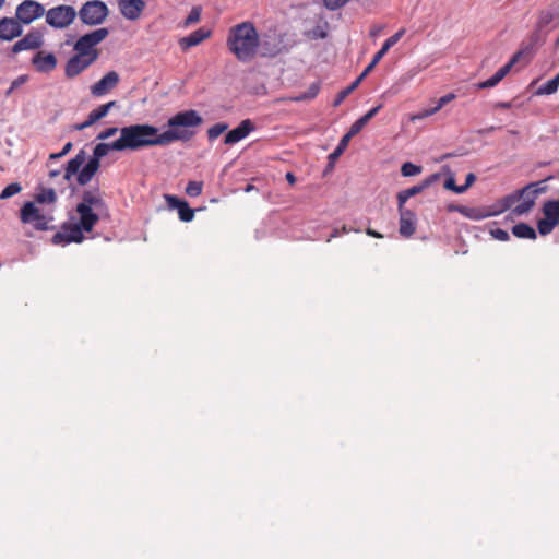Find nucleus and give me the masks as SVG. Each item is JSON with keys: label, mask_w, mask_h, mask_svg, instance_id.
Segmentation results:
<instances>
[{"label": "nucleus", "mask_w": 559, "mask_h": 559, "mask_svg": "<svg viewBox=\"0 0 559 559\" xmlns=\"http://www.w3.org/2000/svg\"><path fill=\"white\" fill-rule=\"evenodd\" d=\"M78 12L72 5L59 4L45 11L46 23L56 29H64L70 26Z\"/></svg>", "instance_id": "nucleus-6"}, {"label": "nucleus", "mask_w": 559, "mask_h": 559, "mask_svg": "<svg viewBox=\"0 0 559 559\" xmlns=\"http://www.w3.org/2000/svg\"><path fill=\"white\" fill-rule=\"evenodd\" d=\"M520 199H521V195H519V190L514 191L513 193H511L509 195H506L501 200V210L500 211H506L509 209L513 210L514 204L520 202Z\"/></svg>", "instance_id": "nucleus-31"}, {"label": "nucleus", "mask_w": 559, "mask_h": 559, "mask_svg": "<svg viewBox=\"0 0 559 559\" xmlns=\"http://www.w3.org/2000/svg\"><path fill=\"white\" fill-rule=\"evenodd\" d=\"M493 129H495V127H490L489 129H486V130L481 131V133L491 132Z\"/></svg>", "instance_id": "nucleus-62"}, {"label": "nucleus", "mask_w": 559, "mask_h": 559, "mask_svg": "<svg viewBox=\"0 0 559 559\" xmlns=\"http://www.w3.org/2000/svg\"><path fill=\"white\" fill-rule=\"evenodd\" d=\"M438 179H439V175L432 174L428 178L423 180L420 183L415 185L408 189L400 191L397 194V207L405 206V203L409 198L419 194L425 189H427L430 185L436 182Z\"/></svg>", "instance_id": "nucleus-17"}, {"label": "nucleus", "mask_w": 559, "mask_h": 559, "mask_svg": "<svg viewBox=\"0 0 559 559\" xmlns=\"http://www.w3.org/2000/svg\"><path fill=\"white\" fill-rule=\"evenodd\" d=\"M15 88H12V85L9 87V90L7 91V95H11L13 93Z\"/></svg>", "instance_id": "nucleus-60"}, {"label": "nucleus", "mask_w": 559, "mask_h": 559, "mask_svg": "<svg viewBox=\"0 0 559 559\" xmlns=\"http://www.w3.org/2000/svg\"><path fill=\"white\" fill-rule=\"evenodd\" d=\"M203 183L201 181H189L186 187V193L189 197H199L202 192Z\"/></svg>", "instance_id": "nucleus-38"}, {"label": "nucleus", "mask_w": 559, "mask_h": 559, "mask_svg": "<svg viewBox=\"0 0 559 559\" xmlns=\"http://www.w3.org/2000/svg\"><path fill=\"white\" fill-rule=\"evenodd\" d=\"M358 86H359L358 82L354 81L349 86H347L346 88H344L341 92H338V94L336 95V97H335V99L333 102V106L334 107L340 106L344 102V99L350 93H353Z\"/></svg>", "instance_id": "nucleus-30"}, {"label": "nucleus", "mask_w": 559, "mask_h": 559, "mask_svg": "<svg viewBox=\"0 0 559 559\" xmlns=\"http://www.w3.org/2000/svg\"><path fill=\"white\" fill-rule=\"evenodd\" d=\"M400 213V234L403 237H411L416 230V215L405 206L397 207Z\"/></svg>", "instance_id": "nucleus-20"}, {"label": "nucleus", "mask_w": 559, "mask_h": 559, "mask_svg": "<svg viewBox=\"0 0 559 559\" xmlns=\"http://www.w3.org/2000/svg\"><path fill=\"white\" fill-rule=\"evenodd\" d=\"M260 46V37L251 22H242L229 29L227 47L241 62L251 61Z\"/></svg>", "instance_id": "nucleus-4"}, {"label": "nucleus", "mask_w": 559, "mask_h": 559, "mask_svg": "<svg viewBox=\"0 0 559 559\" xmlns=\"http://www.w3.org/2000/svg\"><path fill=\"white\" fill-rule=\"evenodd\" d=\"M556 226L557 225L554 222L549 221L545 216L543 219H539L537 223V228L542 236H546V235L550 234Z\"/></svg>", "instance_id": "nucleus-33"}, {"label": "nucleus", "mask_w": 559, "mask_h": 559, "mask_svg": "<svg viewBox=\"0 0 559 559\" xmlns=\"http://www.w3.org/2000/svg\"><path fill=\"white\" fill-rule=\"evenodd\" d=\"M252 189H253V186L248 185V186L246 187L245 191H246V192H249V191H251Z\"/></svg>", "instance_id": "nucleus-61"}, {"label": "nucleus", "mask_w": 559, "mask_h": 559, "mask_svg": "<svg viewBox=\"0 0 559 559\" xmlns=\"http://www.w3.org/2000/svg\"><path fill=\"white\" fill-rule=\"evenodd\" d=\"M201 12H202L201 7H193L185 21V25L189 26L191 24L199 22V20L201 17Z\"/></svg>", "instance_id": "nucleus-40"}, {"label": "nucleus", "mask_w": 559, "mask_h": 559, "mask_svg": "<svg viewBox=\"0 0 559 559\" xmlns=\"http://www.w3.org/2000/svg\"><path fill=\"white\" fill-rule=\"evenodd\" d=\"M318 93H319V87H318V85L313 84L310 86V88L307 93L296 96L294 98V100L301 102V100H306V99H312L317 96Z\"/></svg>", "instance_id": "nucleus-42"}, {"label": "nucleus", "mask_w": 559, "mask_h": 559, "mask_svg": "<svg viewBox=\"0 0 559 559\" xmlns=\"http://www.w3.org/2000/svg\"><path fill=\"white\" fill-rule=\"evenodd\" d=\"M93 124V121H91V119L87 117V119L84 122L74 124L73 129L76 131H82Z\"/></svg>", "instance_id": "nucleus-51"}, {"label": "nucleus", "mask_w": 559, "mask_h": 559, "mask_svg": "<svg viewBox=\"0 0 559 559\" xmlns=\"http://www.w3.org/2000/svg\"><path fill=\"white\" fill-rule=\"evenodd\" d=\"M28 80V76L23 74V75H20L17 76L15 80L12 81L11 85H12V88H19L21 85H23L24 83H26Z\"/></svg>", "instance_id": "nucleus-49"}, {"label": "nucleus", "mask_w": 559, "mask_h": 559, "mask_svg": "<svg viewBox=\"0 0 559 559\" xmlns=\"http://www.w3.org/2000/svg\"><path fill=\"white\" fill-rule=\"evenodd\" d=\"M111 151H122L118 139L111 143L102 142L96 144L93 150V155L88 160H86L87 154L85 150H80L78 154L67 163L63 179L71 181L75 176L78 185H87L98 171L102 158Z\"/></svg>", "instance_id": "nucleus-3"}, {"label": "nucleus", "mask_w": 559, "mask_h": 559, "mask_svg": "<svg viewBox=\"0 0 559 559\" xmlns=\"http://www.w3.org/2000/svg\"><path fill=\"white\" fill-rule=\"evenodd\" d=\"M203 122L194 109L179 111L167 120V130L159 133L158 128L138 123L122 127L118 138L122 151H139L150 146H167L174 142H188L197 134V128Z\"/></svg>", "instance_id": "nucleus-1"}, {"label": "nucleus", "mask_w": 559, "mask_h": 559, "mask_svg": "<svg viewBox=\"0 0 559 559\" xmlns=\"http://www.w3.org/2000/svg\"><path fill=\"white\" fill-rule=\"evenodd\" d=\"M32 64L39 73H50L56 69L58 60L52 52L39 50L33 56Z\"/></svg>", "instance_id": "nucleus-16"}, {"label": "nucleus", "mask_w": 559, "mask_h": 559, "mask_svg": "<svg viewBox=\"0 0 559 559\" xmlns=\"http://www.w3.org/2000/svg\"><path fill=\"white\" fill-rule=\"evenodd\" d=\"M35 200L38 203H48L52 204L57 201V194L56 191L52 188H43L39 192L36 193Z\"/></svg>", "instance_id": "nucleus-29"}, {"label": "nucleus", "mask_w": 559, "mask_h": 559, "mask_svg": "<svg viewBox=\"0 0 559 559\" xmlns=\"http://www.w3.org/2000/svg\"><path fill=\"white\" fill-rule=\"evenodd\" d=\"M512 234L521 239H536L537 234L535 229L526 223H520L512 227Z\"/></svg>", "instance_id": "nucleus-26"}, {"label": "nucleus", "mask_w": 559, "mask_h": 559, "mask_svg": "<svg viewBox=\"0 0 559 559\" xmlns=\"http://www.w3.org/2000/svg\"><path fill=\"white\" fill-rule=\"evenodd\" d=\"M108 34V28L102 27L81 36L73 47L75 53L84 57H93L95 55L97 59L98 51L95 47L102 43Z\"/></svg>", "instance_id": "nucleus-7"}, {"label": "nucleus", "mask_w": 559, "mask_h": 559, "mask_svg": "<svg viewBox=\"0 0 559 559\" xmlns=\"http://www.w3.org/2000/svg\"><path fill=\"white\" fill-rule=\"evenodd\" d=\"M75 212L79 221L64 223L61 229L52 236L51 242L53 245L81 243L84 240L83 233L92 231L99 218L108 214L107 205L99 189L85 190L82 194V201L75 207Z\"/></svg>", "instance_id": "nucleus-2"}, {"label": "nucleus", "mask_w": 559, "mask_h": 559, "mask_svg": "<svg viewBox=\"0 0 559 559\" xmlns=\"http://www.w3.org/2000/svg\"><path fill=\"white\" fill-rule=\"evenodd\" d=\"M376 66H377V63L373 62V60H371V62L366 67V69L362 71V73L355 81L358 82V84H360L362 82V80L373 70V68Z\"/></svg>", "instance_id": "nucleus-48"}, {"label": "nucleus", "mask_w": 559, "mask_h": 559, "mask_svg": "<svg viewBox=\"0 0 559 559\" xmlns=\"http://www.w3.org/2000/svg\"><path fill=\"white\" fill-rule=\"evenodd\" d=\"M348 230L345 226L342 227V229L334 228L330 237L326 239L328 242L331 241L332 238L338 237L341 234H346Z\"/></svg>", "instance_id": "nucleus-52"}, {"label": "nucleus", "mask_w": 559, "mask_h": 559, "mask_svg": "<svg viewBox=\"0 0 559 559\" xmlns=\"http://www.w3.org/2000/svg\"><path fill=\"white\" fill-rule=\"evenodd\" d=\"M115 106H116L115 100H111L107 104L100 105L96 109L92 110L88 114V118L91 119V121H93V123H95L98 120H100L102 118L106 117L108 115L109 110Z\"/></svg>", "instance_id": "nucleus-27"}, {"label": "nucleus", "mask_w": 559, "mask_h": 559, "mask_svg": "<svg viewBox=\"0 0 559 559\" xmlns=\"http://www.w3.org/2000/svg\"><path fill=\"white\" fill-rule=\"evenodd\" d=\"M179 218L182 222H191L194 217V211L190 209L189 204L185 201L178 209Z\"/></svg>", "instance_id": "nucleus-35"}, {"label": "nucleus", "mask_w": 559, "mask_h": 559, "mask_svg": "<svg viewBox=\"0 0 559 559\" xmlns=\"http://www.w3.org/2000/svg\"><path fill=\"white\" fill-rule=\"evenodd\" d=\"M22 190V187L17 182H13L8 185L0 193V199H9L15 194H17Z\"/></svg>", "instance_id": "nucleus-36"}, {"label": "nucleus", "mask_w": 559, "mask_h": 559, "mask_svg": "<svg viewBox=\"0 0 559 559\" xmlns=\"http://www.w3.org/2000/svg\"><path fill=\"white\" fill-rule=\"evenodd\" d=\"M253 130H254V124L252 123V121L250 119L242 120L238 127L230 130L225 135L224 143L227 145L236 144V143L240 142L241 140H243L245 138H247L249 135V133Z\"/></svg>", "instance_id": "nucleus-19"}, {"label": "nucleus", "mask_w": 559, "mask_h": 559, "mask_svg": "<svg viewBox=\"0 0 559 559\" xmlns=\"http://www.w3.org/2000/svg\"><path fill=\"white\" fill-rule=\"evenodd\" d=\"M44 45V34L37 28L31 29L23 38L12 46V52L38 49Z\"/></svg>", "instance_id": "nucleus-12"}, {"label": "nucleus", "mask_w": 559, "mask_h": 559, "mask_svg": "<svg viewBox=\"0 0 559 559\" xmlns=\"http://www.w3.org/2000/svg\"><path fill=\"white\" fill-rule=\"evenodd\" d=\"M63 157V155L61 154V152L59 153H51L48 157V160L51 162V160H56V159H59Z\"/></svg>", "instance_id": "nucleus-55"}, {"label": "nucleus", "mask_w": 559, "mask_h": 559, "mask_svg": "<svg viewBox=\"0 0 559 559\" xmlns=\"http://www.w3.org/2000/svg\"><path fill=\"white\" fill-rule=\"evenodd\" d=\"M543 214L546 218L559 224V199L546 201L543 205Z\"/></svg>", "instance_id": "nucleus-25"}, {"label": "nucleus", "mask_w": 559, "mask_h": 559, "mask_svg": "<svg viewBox=\"0 0 559 559\" xmlns=\"http://www.w3.org/2000/svg\"><path fill=\"white\" fill-rule=\"evenodd\" d=\"M96 61V56L84 57L81 55H73L66 63L64 73L67 78H75L87 69L92 63Z\"/></svg>", "instance_id": "nucleus-13"}, {"label": "nucleus", "mask_w": 559, "mask_h": 559, "mask_svg": "<svg viewBox=\"0 0 559 559\" xmlns=\"http://www.w3.org/2000/svg\"><path fill=\"white\" fill-rule=\"evenodd\" d=\"M404 34L405 28H401L394 35L389 37L382 45L381 49L373 56V62L378 64L384 55L389 51V49L392 48L403 37Z\"/></svg>", "instance_id": "nucleus-24"}, {"label": "nucleus", "mask_w": 559, "mask_h": 559, "mask_svg": "<svg viewBox=\"0 0 559 559\" xmlns=\"http://www.w3.org/2000/svg\"><path fill=\"white\" fill-rule=\"evenodd\" d=\"M23 34V26L16 17L0 19V39L11 41Z\"/></svg>", "instance_id": "nucleus-18"}, {"label": "nucleus", "mask_w": 559, "mask_h": 559, "mask_svg": "<svg viewBox=\"0 0 559 559\" xmlns=\"http://www.w3.org/2000/svg\"><path fill=\"white\" fill-rule=\"evenodd\" d=\"M5 0H0V9L3 7Z\"/></svg>", "instance_id": "nucleus-63"}, {"label": "nucleus", "mask_w": 559, "mask_h": 559, "mask_svg": "<svg viewBox=\"0 0 559 559\" xmlns=\"http://www.w3.org/2000/svg\"><path fill=\"white\" fill-rule=\"evenodd\" d=\"M530 53H531V48L530 47H526L525 49H522V50L518 51L512 57V59L507 64L501 67L491 78H489L486 81L479 82L478 83V88L484 90V88H491V87L496 86L510 72V70L513 67V64L522 56L530 55Z\"/></svg>", "instance_id": "nucleus-11"}, {"label": "nucleus", "mask_w": 559, "mask_h": 559, "mask_svg": "<svg viewBox=\"0 0 559 559\" xmlns=\"http://www.w3.org/2000/svg\"><path fill=\"white\" fill-rule=\"evenodd\" d=\"M165 200L167 202L168 207L171 210H175V209L178 210L181 206V204H183V202H185V201L178 199L177 197L170 195V194H166Z\"/></svg>", "instance_id": "nucleus-46"}, {"label": "nucleus", "mask_w": 559, "mask_h": 559, "mask_svg": "<svg viewBox=\"0 0 559 559\" xmlns=\"http://www.w3.org/2000/svg\"><path fill=\"white\" fill-rule=\"evenodd\" d=\"M349 0H324V4L330 10H336L345 5Z\"/></svg>", "instance_id": "nucleus-47"}, {"label": "nucleus", "mask_w": 559, "mask_h": 559, "mask_svg": "<svg viewBox=\"0 0 559 559\" xmlns=\"http://www.w3.org/2000/svg\"><path fill=\"white\" fill-rule=\"evenodd\" d=\"M367 234H368L369 236H372V237L382 238V235H381V234H379V233H377L376 230L370 229V228H369V229H367Z\"/></svg>", "instance_id": "nucleus-58"}, {"label": "nucleus", "mask_w": 559, "mask_h": 559, "mask_svg": "<svg viewBox=\"0 0 559 559\" xmlns=\"http://www.w3.org/2000/svg\"><path fill=\"white\" fill-rule=\"evenodd\" d=\"M60 175H61V170H59V169H51V170H49V173H48V176H49L50 178H55V177H58V176H60Z\"/></svg>", "instance_id": "nucleus-56"}, {"label": "nucleus", "mask_w": 559, "mask_h": 559, "mask_svg": "<svg viewBox=\"0 0 559 559\" xmlns=\"http://www.w3.org/2000/svg\"><path fill=\"white\" fill-rule=\"evenodd\" d=\"M119 81V74L116 71H109L98 82L91 86V93L95 97H102L115 88Z\"/></svg>", "instance_id": "nucleus-14"}, {"label": "nucleus", "mask_w": 559, "mask_h": 559, "mask_svg": "<svg viewBox=\"0 0 559 559\" xmlns=\"http://www.w3.org/2000/svg\"><path fill=\"white\" fill-rule=\"evenodd\" d=\"M376 34H378V31L371 33L372 36H376Z\"/></svg>", "instance_id": "nucleus-64"}, {"label": "nucleus", "mask_w": 559, "mask_h": 559, "mask_svg": "<svg viewBox=\"0 0 559 559\" xmlns=\"http://www.w3.org/2000/svg\"><path fill=\"white\" fill-rule=\"evenodd\" d=\"M382 105H378L367 111L362 117L369 122L381 109Z\"/></svg>", "instance_id": "nucleus-50"}, {"label": "nucleus", "mask_w": 559, "mask_h": 559, "mask_svg": "<svg viewBox=\"0 0 559 559\" xmlns=\"http://www.w3.org/2000/svg\"><path fill=\"white\" fill-rule=\"evenodd\" d=\"M21 221L25 224H33L38 230H47L52 216L41 213L34 202H26L21 209Z\"/></svg>", "instance_id": "nucleus-9"}, {"label": "nucleus", "mask_w": 559, "mask_h": 559, "mask_svg": "<svg viewBox=\"0 0 559 559\" xmlns=\"http://www.w3.org/2000/svg\"><path fill=\"white\" fill-rule=\"evenodd\" d=\"M476 180V176L473 173H468L465 178V183L456 189V193H464Z\"/></svg>", "instance_id": "nucleus-45"}, {"label": "nucleus", "mask_w": 559, "mask_h": 559, "mask_svg": "<svg viewBox=\"0 0 559 559\" xmlns=\"http://www.w3.org/2000/svg\"><path fill=\"white\" fill-rule=\"evenodd\" d=\"M368 123V121L361 116L358 120H356L352 126L347 134L353 138L358 134L362 128Z\"/></svg>", "instance_id": "nucleus-41"}, {"label": "nucleus", "mask_w": 559, "mask_h": 559, "mask_svg": "<svg viewBox=\"0 0 559 559\" xmlns=\"http://www.w3.org/2000/svg\"><path fill=\"white\" fill-rule=\"evenodd\" d=\"M45 15V8L35 0H25L15 9V17L23 25H29L35 20Z\"/></svg>", "instance_id": "nucleus-10"}, {"label": "nucleus", "mask_w": 559, "mask_h": 559, "mask_svg": "<svg viewBox=\"0 0 559 559\" xmlns=\"http://www.w3.org/2000/svg\"><path fill=\"white\" fill-rule=\"evenodd\" d=\"M71 148H72V143L71 142L66 143V145L61 150V154L63 156L67 155L71 151Z\"/></svg>", "instance_id": "nucleus-54"}, {"label": "nucleus", "mask_w": 559, "mask_h": 559, "mask_svg": "<svg viewBox=\"0 0 559 559\" xmlns=\"http://www.w3.org/2000/svg\"><path fill=\"white\" fill-rule=\"evenodd\" d=\"M490 236L499 241H507L510 239L509 233L501 228H492L489 230Z\"/></svg>", "instance_id": "nucleus-43"}, {"label": "nucleus", "mask_w": 559, "mask_h": 559, "mask_svg": "<svg viewBox=\"0 0 559 559\" xmlns=\"http://www.w3.org/2000/svg\"><path fill=\"white\" fill-rule=\"evenodd\" d=\"M286 179L290 185H294L296 182V177L292 173L286 174Z\"/></svg>", "instance_id": "nucleus-57"}, {"label": "nucleus", "mask_w": 559, "mask_h": 559, "mask_svg": "<svg viewBox=\"0 0 559 559\" xmlns=\"http://www.w3.org/2000/svg\"><path fill=\"white\" fill-rule=\"evenodd\" d=\"M460 186H456L454 182V179L452 177L448 178L444 182V188L452 190L456 193V189H459Z\"/></svg>", "instance_id": "nucleus-53"}, {"label": "nucleus", "mask_w": 559, "mask_h": 559, "mask_svg": "<svg viewBox=\"0 0 559 559\" xmlns=\"http://www.w3.org/2000/svg\"><path fill=\"white\" fill-rule=\"evenodd\" d=\"M120 133V129L117 128V127H110V128H107L105 130H103L102 132H99L96 136L97 140L99 141H104V140H107L114 135H116L117 133Z\"/></svg>", "instance_id": "nucleus-44"}, {"label": "nucleus", "mask_w": 559, "mask_h": 559, "mask_svg": "<svg viewBox=\"0 0 559 559\" xmlns=\"http://www.w3.org/2000/svg\"><path fill=\"white\" fill-rule=\"evenodd\" d=\"M558 87H559V73L551 80H549L546 83H544L543 85H540L536 91V95H551L557 92Z\"/></svg>", "instance_id": "nucleus-28"}, {"label": "nucleus", "mask_w": 559, "mask_h": 559, "mask_svg": "<svg viewBox=\"0 0 559 559\" xmlns=\"http://www.w3.org/2000/svg\"><path fill=\"white\" fill-rule=\"evenodd\" d=\"M455 98H456V95L454 93H449V94L440 97L433 107L420 110L419 112L413 115L411 119H412V121H415V120L428 118V117L437 114L443 106H445L450 102L454 100Z\"/></svg>", "instance_id": "nucleus-22"}, {"label": "nucleus", "mask_w": 559, "mask_h": 559, "mask_svg": "<svg viewBox=\"0 0 559 559\" xmlns=\"http://www.w3.org/2000/svg\"><path fill=\"white\" fill-rule=\"evenodd\" d=\"M554 19L555 14L551 11H542L539 13L535 25V31L532 35L533 43L542 40V36L549 32Z\"/></svg>", "instance_id": "nucleus-21"}, {"label": "nucleus", "mask_w": 559, "mask_h": 559, "mask_svg": "<svg viewBox=\"0 0 559 559\" xmlns=\"http://www.w3.org/2000/svg\"><path fill=\"white\" fill-rule=\"evenodd\" d=\"M146 3L144 0H118L121 15L129 21H136L142 15Z\"/></svg>", "instance_id": "nucleus-15"}, {"label": "nucleus", "mask_w": 559, "mask_h": 559, "mask_svg": "<svg viewBox=\"0 0 559 559\" xmlns=\"http://www.w3.org/2000/svg\"><path fill=\"white\" fill-rule=\"evenodd\" d=\"M109 10L105 2L100 0L87 1L78 12V16L83 24L95 26L102 24L108 16Z\"/></svg>", "instance_id": "nucleus-8"}, {"label": "nucleus", "mask_w": 559, "mask_h": 559, "mask_svg": "<svg viewBox=\"0 0 559 559\" xmlns=\"http://www.w3.org/2000/svg\"><path fill=\"white\" fill-rule=\"evenodd\" d=\"M316 37L324 38L325 37V33L324 32H318V33H316Z\"/></svg>", "instance_id": "nucleus-59"}, {"label": "nucleus", "mask_w": 559, "mask_h": 559, "mask_svg": "<svg viewBox=\"0 0 559 559\" xmlns=\"http://www.w3.org/2000/svg\"><path fill=\"white\" fill-rule=\"evenodd\" d=\"M421 173V167L420 166H417L411 162H406L402 165L401 167V174L404 176V177H411V176H415V175H418Z\"/></svg>", "instance_id": "nucleus-34"}, {"label": "nucleus", "mask_w": 559, "mask_h": 559, "mask_svg": "<svg viewBox=\"0 0 559 559\" xmlns=\"http://www.w3.org/2000/svg\"><path fill=\"white\" fill-rule=\"evenodd\" d=\"M549 178H547L545 180L531 182L527 186H525L524 188L519 190V195H521V199H520L521 202L513 207L514 215L521 216V215L528 213L532 210L537 197L540 193L546 192L547 186L545 182Z\"/></svg>", "instance_id": "nucleus-5"}, {"label": "nucleus", "mask_w": 559, "mask_h": 559, "mask_svg": "<svg viewBox=\"0 0 559 559\" xmlns=\"http://www.w3.org/2000/svg\"><path fill=\"white\" fill-rule=\"evenodd\" d=\"M210 35H211V32L209 29H205L202 27V28H199V29L192 32L191 34H189L186 37H182L179 40V45L183 50H187L191 47L199 45L204 39L210 37Z\"/></svg>", "instance_id": "nucleus-23"}, {"label": "nucleus", "mask_w": 559, "mask_h": 559, "mask_svg": "<svg viewBox=\"0 0 559 559\" xmlns=\"http://www.w3.org/2000/svg\"><path fill=\"white\" fill-rule=\"evenodd\" d=\"M228 128V124L227 123H216L214 126H212L209 130H207V136H209V140L210 141H213L215 140L216 138H218L223 132H225Z\"/></svg>", "instance_id": "nucleus-37"}, {"label": "nucleus", "mask_w": 559, "mask_h": 559, "mask_svg": "<svg viewBox=\"0 0 559 559\" xmlns=\"http://www.w3.org/2000/svg\"><path fill=\"white\" fill-rule=\"evenodd\" d=\"M465 215L474 221H480V219H484V218L490 216V213L485 212L479 209H467L465 211Z\"/></svg>", "instance_id": "nucleus-39"}, {"label": "nucleus", "mask_w": 559, "mask_h": 559, "mask_svg": "<svg viewBox=\"0 0 559 559\" xmlns=\"http://www.w3.org/2000/svg\"><path fill=\"white\" fill-rule=\"evenodd\" d=\"M350 136L346 133L340 141V143L337 144L336 148L330 154L329 158L331 160H334L336 158H338L343 152L346 150L347 145H348V142L350 141Z\"/></svg>", "instance_id": "nucleus-32"}]
</instances>
